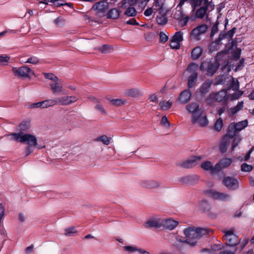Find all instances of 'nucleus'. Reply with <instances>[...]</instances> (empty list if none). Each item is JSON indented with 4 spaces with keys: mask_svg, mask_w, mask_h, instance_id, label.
Listing matches in <instances>:
<instances>
[{
    "mask_svg": "<svg viewBox=\"0 0 254 254\" xmlns=\"http://www.w3.org/2000/svg\"><path fill=\"white\" fill-rule=\"evenodd\" d=\"M203 49L200 46H196L194 48L191 52L190 58L193 60L198 59L202 55Z\"/></svg>",
    "mask_w": 254,
    "mask_h": 254,
    "instance_id": "obj_20",
    "label": "nucleus"
},
{
    "mask_svg": "<svg viewBox=\"0 0 254 254\" xmlns=\"http://www.w3.org/2000/svg\"><path fill=\"white\" fill-rule=\"evenodd\" d=\"M219 63L216 60L208 61L202 62L200 66L201 71H206L207 76H212L217 71L219 67Z\"/></svg>",
    "mask_w": 254,
    "mask_h": 254,
    "instance_id": "obj_5",
    "label": "nucleus"
},
{
    "mask_svg": "<svg viewBox=\"0 0 254 254\" xmlns=\"http://www.w3.org/2000/svg\"><path fill=\"white\" fill-rule=\"evenodd\" d=\"M163 3H160L159 0H155L154 3L153 5V9L158 11L160 14H161L163 12Z\"/></svg>",
    "mask_w": 254,
    "mask_h": 254,
    "instance_id": "obj_32",
    "label": "nucleus"
},
{
    "mask_svg": "<svg viewBox=\"0 0 254 254\" xmlns=\"http://www.w3.org/2000/svg\"><path fill=\"white\" fill-rule=\"evenodd\" d=\"M241 50L240 49H237L236 50V51L233 54V57L234 60L237 61L240 58L241 55Z\"/></svg>",
    "mask_w": 254,
    "mask_h": 254,
    "instance_id": "obj_64",
    "label": "nucleus"
},
{
    "mask_svg": "<svg viewBox=\"0 0 254 254\" xmlns=\"http://www.w3.org/2000/svg\"><path fill=\"white\" fill-rule=\"evenodd\" d=\"M107 99L109 101H110V102L111 103V104L113 105L117 106L124 104L126 102V101L123 100L122 99H111L109 98H107Z\"/></svg>",
    "mask_w": 254,
    "mask_h": 254,
    "instance_id": "obj_39",
    "label": "nucleus"
},
{
    "mask_svg": "<svg viewBox=\"0 0 254 254\" xmlns=\"http://www.w3.org/2000/svg\"><path fill=\"white\" fill-rule=\"evenodd\" d=\"M5 136L7 140L25 143L28 146H36L37 145V138L34 135L24 133L22 131L8 134Z\"/></svg>",
    "mask_w": 254,
    "mask_h": 254,
    "instance_id": "obj_3",
    "label": "nucleus"
},
{
    "mask_svg": "<svg viewBox=\"0 0 254 254\" xmlns=\"http://www.w3.org/2000/svg\"><path fill=\"white\" fill-rule=\"evenodd\" d=\"M220 163L222 168L225 169L229 167L232 163V160L231 158H226L220 161Z\"/></svg>",
    "mask_w": 254,
    "mask_h": 254,
    "instance_id": "obj_40",
    "label": "nucleus"
},
{
    "mask_svg": "<svg viewBox=\"0 0 254 254\" xmlns=\"http://www.w3.org/2000/svg\"><path fill=\"white\" fill-rule=\"evenodd\" d=\"M43 109L57 105L56 99H49L42 101Z\"/></svg>",
    "mask_w": 254,
    "mask_h": 254,
    "instance_id": "obj_33",
    "label": "nucleus"
},
{
    "mask_svg": "<svg viewBox=\"0 0 254 254\" xmlns=\"http://www.w3.org/2000/svg\"><path fill=\"white\" fill-rule=\"evenodd\" d=\"M201 168L205 171H209L211 173L212 164L210 161H205L201 165Z\"/></svg>",
    "mask_w": 254,
    "mask_h": 254,
    "instance_id": "obj_44",
    "label": "nucleus"
},
{
    "mask_svg": "<svg viewBox=\"0 0 254 254\" xmlns=\"http://www.w3.org/2000/svg\"><path fill=\"white\" fill-rule=\"evenodd\" d=\"M243 93V92L239 91L238 90L237 92L233 93L231 97V100H237L242 95Z\"/></svg>",
    "mask_w": 254,
    "mask_h": 254,
    "instance_id": "obj_61",
    "label": "nucleus"
},
{
    "mask_svg": "<svg viewBox=\"0 0 254 254\" xmlns=\"http://www.w3.org/2000/svg\"><path fill=\"white\" fill-rule=\"evenodd\" d=\"M190 3L193 8L192 11H194L196 7L201 5V4L206 5L207 3L209 4V1L208 0H190Z\"/></svg>",
    "mask_w": 254,
    "mask_h": 254,
    "instance_id": "obj_27",
    "label": "nucleus"
},
{
    "mask_svg": "<svg viewBox=\"0 0 254 254\" xmlns=\"http://www.w3.org/2000/svg\"><path fill=\"white\" fill-rule=\"evenodd\" d=\"M12 71L15 76L25 78H30L31 76L34 75V72L27 66L14 67L12 68Z\"/></svg>",
    "mask_w": 254,
    "mask_h": 254,
    "instance_id": "obj_7",
    "label": "nucleus"
},
{
    "mask_svg": "<svg viewBox=\"0 0 254 254\" xmlns=\"http://www.w3.org/2000/svg\"><path fill=\"white\" fill-rule=\"evenodd\" d=\"M190 19V16L185 15V16L183 17L182 18L179 19V24L181 27H184L186 26L189 20Z\"/></svg>",
    "mask_w": 254,
    "mask_h": 254,
    "instance_id": "obj_47",
    "label": "nucleus"
},
{
    "mask_svg": "<svg viewBox=\"0 0 254 254\" xmlns=\"http://www.w3.org/2000/svg\"><path fill=\"white\" fill-rule=\"evenodd\" d=\"M126 94L129 96L135 97L138 96L142 95L141 91L137 88L128 89L126 91Z\"/></svg>",
    "mask_w": 254,
    "mask_h": 254,
    "instance_id": "obj_29",
    "label": "nucleus"
},
{
    "mask_svg": "<svg viewBox=\"0 0 254 254\" xmlns=\"http://www.w3.org/2000/svg\"><path fill=\"white\" fill-rule=\"evenodd\" d=\"M204 192L205 194L216 200L228 201L231 198L230 195L228 194L222 193L211 189L205 190Z\"/></svg>",
    "mask_w": 254,
    "mask_h": 254,
    "instance_id": "obj_9",
    "label": "nucleus"
},
{
    "mask_svg": "<svg viewBox=\"0 0 254 254\" xmlns=\"http://www.w3.org/2000/svg\"><path fill=\"white\" fill-rule=\"evenodd\" d=\"M222 169H223V168H222L220 162L218 163L214 166H212L211 173L214 174L217 172H219Z\"/></svg>",
    "mask_w": 254,
    "mask_h": 254,
    "instance_id": "obj_55",
    "label": "nucleus"
},
{
    "mask_svg": "<svg viewBox=\"0 0 254 254\" xmlns=\"http://www.w3.org/2000/svg\"><path fill=\"white\" fill-rule=\"evenodd\" d=\"M209 206L208 202L206 200H202L199 203V209L202 211H206Z\"/></svg>",
    "mask_w": 254,
    "mask_h": 254,
    "instance_id": "obj_56",
    "label": "nucleus"
},
{
    "mask_svg": "<svg viewBox=\"0 0 254 254\" xmlns=\"http://www.w3.org/2000/svg\"><path fill=\"white\" fill-rule=\"evenodd\" d=\"M223 248V246L221 244H214L211 247V248L203 249L202 251V253H214L217 252L222 250Z\"/></svg>",
    "mask_w": 254,
    "mask_h": 254,
    "instance_id": "obj_24",
    "label": "nucleus"
},
{
    "mask_svg": "<svg viewBox=\"0 0 254 254\" xmlns=\"http://www.w3.org/2000/svg\"><path fill=\"white\" fill-rule=\"evenodd\" d=\"M198 68V65L194 63L190 64L186 69L190 75L188 77V87L189 88H192L195 84L197 78V71Z\"/></svg>",
    "mask_w": 254,
    "mask_h": 254,
    "instance_id": "obj_6",
    "label": "nucleus"
},
{
    "mask_svg": "<svg viewBox=\"0 0 254 254\" xmlns=\"http://www.w3.org/2000/svg\"><path fill=\"white\" fill-rule=\"evenodd\" d=\"M168 39V36L164 32H161L160 33V41L162 43H165Z\"/></svg>",
    "mask_w": 254,
    "mask_h": 254,
    "instance_id": "obj_63",
    "label": "nucleus"
},
{
    "mask_svg": "<svg viewBox=\"0 0 254 254\" xmlns=\"http://www.w3.org/2000/svg\"><path fill=\"white\" fill-rule=\"evenodd\" d=\"M230 98V95L228 94L227 90L223 89L218 92L209 94L206 100L208 104H212L214 102H222L223 104L226 105Z\"/></svg>",
    "mask_w": 254,
    "mask_h": 254,
    "instance_id": "obj_4",
    "label": "nucleus"
},
{
    "mask_svg": "<svg viewBox=\"0 0 254 254\" xmlns=\"http://www.w3.org/2000/svg\"><path fill=\"white\" fill-rule=\"evenodd\" d=\"M223 126V121L221 118L218 119L215 123L214 128L217 131H220Z\"/></svg>",
    "mask_w": 254,
    "mask_h": 254,
    "instance_id": "obj_53",
    "label": "nucleus"
},
{
    "mask_svg": "<svg viewBox=\"0 0 254 254\" xmlns=\"http://www.w3.org/2000/svg\"><path fill=\"white\" fill-rule=\"evenodd\" d=\"M108 8V3L106 1L96 2L92 7V9L97 11V13L105 12Z\"/></svg>",
    "mask_w": 254,
    "mask_h": 254,
    "instance_id": "obj_17",
    "label": "nucleus"
},
{
    "mask_svg": "<svg viewBox=\"0 0 254 254\" xmlns=\"http://www.w3.org/2000/svg\"><path fill=\"white\" fill-rule=\"evenodd\" d=\"M229 144L228 140H227V137H223L220 145V149L222 152L226 151L227 147Z\"/></svg>",
    "mask_w": 254,
    "mask_h": 254,
    "instance_id": "obj_37",
    "label": "nucleus"
},
{
    "mask_svg": "<svg viewBox=\"0 0 254 254\" xmlns=\"http://www.w3.org/2000/svg\"><path fill=\"white\" fill-rule=\"evenodd\" d=\"M39 62V59L36 57H31L28 59V60L25 62V63H30L34 64H36Z\"/></svg>",
    "mask_w": 254,
    "mask_h": 254,
    "instance_id": "obj_58",
    "label": "nucleus"
},
{
    "mask_svg": "<svg viewBox=\"0 0 254 254\" xmlns=\"http://www.w3.org/2000/svg\"><path fill=\"white\" fill-rule=\"evenodd\" d=\"M191 93L189 90H185L181 92L178 97L179 101L183 104L187 103L190 99Z\"/></svg>",
    "mask_w": 254,
    "mask_h": 254,
    "instance_id": "obj_18",
    "label": "nucleus"
},
{
    "mask_svg": "<svg viewBox=\"0 0 254 254\" xmlns=\"http://www.w3.org/2000/svg\"><path fill=\"white\" fill-rule=\"evenodd\" d=\"M161 124L166 127H169L170 126V123L166 117V116H164L162 117L161 119Z\"/></svg>",
    "mask_w": 254,
    "mask_h": 254,
    "instance_id": "obj_62",
    "label": "nucleus"
},
{
    "mask_svg": "<svg viewBox=\"0 0 254 254\" xmlns=\"http://www.w3.org/2000/svg\"><path fill=\"white\" fill-rule=\"evenodd\" d=\"M197 180V176H187L179 179L180 182L183 184H189L193 185L194 184V180Z\"/></svg>",
    "mask_w": 254,
    "mask_h": 254,
    "instance_id": "obj_22",
    "label": "nucleus"
},
{
    "mask_svg": "<svg viewBox=\"0 0 254 254\" xmlns=\"http://www.w3.org/2000/svg\"><path fill=\"white\" fill-rule=\"evenodd\" d=\"M10 59L9 56L6 55H2L0 56V65H6Z\"/></svg>",
    "mask_w": 254,
    "mask_h": 254,
    "instance_id": "obj_45",
    "label": "nucleus"
},
{
    "mask_svg": "<svg viewBox=\"0 0 254 254\" xmlns=\"http://www.w3.org/2000/svg\"><path fill=\"white\" fill-rule=\"evenodd\" d=\"M232 80V76H228L224 74L220 75L215 78L216 82L215 84L216 85L226 84V85H228V82Z\"/></svg>",
    "mask_w": 254,
    "mask_h": 254,
    "instance_id": "obj_19",
    "label": "nucleus"
},
{
    "mask_svg": "<svg viewBox=\"0 0 254 254\" xmlns=\"http://www.w3.org/2000/svg\"><path fill=\"white\" fill-rule=\"evenodd\" d=\"M125 14L128 16H133L136 14V10L133 7H128L125 12Z\"/></svg>",
    "mask_w": 254,
    "mask_h": 254,
    "instance_id": "obj_48",
    "label": "nucleus"
},
{
    "mask_svg": "<svg viewBox=\"0 0 254 254\" xmlns=\"http://www.w3.org/2000/svg\"><path fill=\"white\" fill-rule=\"evenodd\" d=\"M208 29V26L205 24H200L194 28L190 32V37L196 41L201 39V36L204 34Z\"/></svg>",
    "mask_w": 254,
    "mask_h": 254,
    "instance_id": "obj_10",
    "label": "nucleus"
},
{
    "mask_svg": "<svg viewBox=\"0 0 254 254\" xmlns=\"http://www.w3.org/2000/svg\"><path fill=\"white\" fill-rule=\"evenodd\" d=\"M228 84L229 85H227L228 87L226 89L227 90V91L230 89H232L233 90L235 91H238L239 89V82L238 80H235L232 77V80L229 81Z\"/></svg>",
    "mask_w": 254,
    "mask_h": 254,
    "instance_id": "obj_26",
    "label": "nucleus"
},
{
    "mask_svg": "<svg viewBox=\"0 0 254 254\" xmlns=\"http://www.w3.org/2000/svg\"><path fill=\"white\" fill-rule=\"evenodd\" d=\"M111 138L107 137L106 135H102L99 136L96 140L102 142L105 145H109L110 143Z\"/></svg>",
    "mask_w": 254,
    "mask_h": 254,
    "instance_id": "obj_42",
    "label": "nucleus"
},
{
    "mask_svg": "<svg viewBox=\"0 0 254 254\" xmlns=\"http://www.w3.org/2000/svg\"><path fill=\"white\" fill-rule=\"evenodd\" d=\"M170 46L172 49H179L180 48V43L173 40L171 38L170 40Z\"/></svg>",
    "mask_w": 254,
    "mask_h": 254,
    "instance_id": "obj_52",
    "label": "nucleus"
},
{
    "mask_svg": "<svg viewBox=\"0 0 254 254\" xmlns=\"http://www.w3.org/2000/svg\"><path fill=\"white\" fill-rule=\"evenodd\" d=\"M49 85L53 94H64L65 89L63 87L62 81L59 78L55 81H51L49 83Z\"/></svg>",
    "mask_w": 254,
    "mask_h": 254,
    "instance_id": "obj_11",
    "label": "nucleus"
},
{
    "mask_svg": "<svg viewBox=\"0 0 254 254\" xmlns=\"http://www.w3.org/2000/svg\"><path fill=\"white\" fill-rule=\"evenodd\" d=\"M95 108L96 110L99 111L102 114L106 115L107 114V112H106V110H105L103 106L101 104H97L95 106Z\"/></svg>",
    "mask_w": 254,
    "mask_h": 254,
    "instance_id": "obj_60",
    "label": "nucleus"
},
{
    "mask_svg": "<svg viewBox=\"0 0 254 254\" xmlns=\"http://www.w3.org/2000/svg\"><path fill=\"white\" fill-rule=\"evenodd\" d=\"M57 104L61 105H68L71 104L68 96H64L56 98Z\"/></svg>",
    "mask_w": 254,
    "mask_h": 254,
    "instance_id": "obj_28",
    "label": "nucleus"
},
{
    "mask_svg": "<svg viewBox=\"0 0 254 254\" xmlns=\"http://www.w3.org/2000/svg\"><path fill=\"white\" fill-rule=\"evenodd\" d=\"M161 184L156 181H147L145 183L146 187L148 188H157L160 186Z\"/></svg>",
    "mask_w": 254,
    "mask_h": 254,
    "instance_id": "obj_34",
    "label": "nucleus"
},
{
    "mask_svg": "<svg viewBox=\"0 0 254 254\" xmlns=\"http://www.w3.org/2000/svg\"><path fill=\"white\" fill-rule=\"evenodd\" d=\"M237 132L238 131L235 128V124L232 123L229 126L228 132L224 137H227V140H229L230 139L233 138Z\"/></svg>",
    "mask_w": 254,
    "mask_h": 254,
    "instance_id": "obj_21",
    "label": "nucleus"
},
{
    "mask_svg": "<svg viewBox=\"0 0 254 254\" xmlns=\"http://www.w3.org/2000/svg\"><path fill=\"white\" fill-rule=\"evenodd\" d=\"M100 51L103 53H109L113 51L112 47L109 45H103L99 49Z\"/></svg>",
    "mask_w": 254,
    "mask_h": 254,
    "instance_id": "obj_46",
    "label": "nucleus"
},
{
    "mask_svg": "<svg viewBox=\"0 0 254 254\" xmlns=\"http://www.w3.org/2000/svg\"><path fill=\"white\" fill-rule=\"evenodd\" d=\"M30 127V123L29 121H23L19 125L20 131H25L28 129Z\"/></svg>",
    "mask_w": 254,
    "mask_h": 254,
    "instance_id": "obj_38",
    "label": "nucleus"
},
{
    "mask_svg": "<svg viewBox=\"0 0 254 254\" xmlns=\"http://www.w3.org/2000/svg\"><path fill=\"white\" fill-rule=\"evenodd\" d=\"M183 234L186 238V244L194 247L197 244L198 241L207 234V231L202 228L188 227L183 230Z\"/></svg>",
    "mask_w": 254,
    "mask_h": 254,
    "instance_id": "obj_2",
    "label": "nucleus"
},
{
    "mask_svg": "<svg viewBox=\"0 0 254 254\" xmlns=\"http://www.w3.org/2000/svg\"><path fill=\"white\" fill-rule=\"evenodd\" d=\"M248 124V123L247 120L241 121L236 124H235V128L238 131H240L247 127Z\"/></svg>",
    "mask_w": 254,
    "mask_h": 254,
    "instance_id": "obj_36",
    "label": "nucleus"
},
{
    "mask_svg": "<svg viewBox=\"0 0 254 254\" xmlns=\"http://www.w3.org/2000/svg\"><path fill=\"white\" fill-rule=\"evenodd\" d=\"M123 249L129 253H138L140 254H149V252L145 250L137 247L135 246H127L123 247Z\"/></svg>",
    "mask_w": 254,
    "mask_h": 254,
    "instance_id": "obj_15",
    "label": "nucleus"
},
{
    "mask_svg": "<svg viewBox=\"0 0 254 254\" xmlns=\"http://www.w3.org/2000/svg\"><path fill=\"white\" fill-rule=\"evenodd\" d=\"M212 81L210 80H206L201 85L199 88V91L202 94H205L209 92L211 86L212 85Z\"/></svg>",
    "mask_w": 254,
    "mask_h": 254,
    "instance_id": "obj_23",
    "label": "nucleus"
},
{
    "mask_svg": "<svg viewBox=\"0 0 254 254\" xmlns=\"http://www.w3.org/2000/svg\"><path fill=\"white\" fill-rule=\"evenodd\" d=\"M208 5L209 4L207 3L206 5H203L202 6L200 7L196 11L195 15L197 18L202 19L205 16L208 9Z\"/></svg>",
    "mask_w": 254,
    "mask_h": 254,
    "instance_id": "obj_25",
    "label": "nucleus"
},
{
    "mask_svg": "<svg viewBox=\"0 0 254 254\" xmlns=\"http://www.w3.org/2000/svg\"><path fill=\"white\" fill-rule=\"evenodd\" d=\"M185 16V14L184 12L182 7L179 6H177L176 7V11L174 14V18L178 20Z\"/></svg>",
    "mask_w": 254,
    "mask_h": 254,
    "instance_id": "obj_31",
    "label": "nucleus"
},
{
    "mask_svg": "<svg viewBox=\"0 0 254 254\" xmlns=\"http://www.w3.org/2000/svg\"><path fill=\"white\" fill-rule=\"evenodd\" d=\"M157 23L160 25H163L167 22V19L164 16H157Z\"/></svg>",
    "mask_w": 254,
    "mask_h": 254,
    "instance_id": "obj_57",
    "label": "nucleus"
},
{
    "mask_svg": "<svg viewBox=\"0 0 254 254\" xmlns=\"http://www.w3.org/2000/svg\"><path fill=\"white\" fill-rule=\"evenodd\" d=\"M183 32L180 31L176 32L173 37L171 38L173 40L176 41L180 43L181 42L183 41Z\"/></svg>",
    "mask_w": 254,
    "mask_h": 254,
    "instance_id": "obj_35",
    "label": "nucleus"
},
{
    "mask_svg": "<svg viewBox=\"0 0 254 254\" xmlns=\"http://www.w3.org/2000/svg\"><path fill=\"white\" fill-rule=\"evenodd\" d=\"M222 182L226 187L230 190H234L239 188L238 181L233 177H225Z\"/></svg>",
    "mask_w": 254,
    "mask_h": 254,
    "instance_id": "obj_13",
    "label": "nucleus"
},
{
    "mask_svg": "<svg viewBox=\"0 0 254 254\" xmlns=\"http://www.w3.org/2000/svg\"><path fill=\"white\" fill-rule=\"evenodd\" d=\"M162 219L157 217L150 218L146 222L145 226L147 228H160L162 224Z\"/></svg>",
    "mask_w": 254,
    "mask_h": 254,
    "instance_id": "obj_16",
    "label": "nucleus"
},
{
    "mask_svg": "<svg viewBox=\"0 0 254 254\" xmlns=\"http://www.w3.org/2000/svg\"><path fill=\"white\" fill-rule=\"evenodd\" d=\"M222 232L224 234V238L227 245L234 246L239 244L240 240H238L237 236L234 233L233 229H225Z\"/></svg>",
    "mask_w": 254,
    "mask_h": 254,
    "instance_id": "obj_8",
    "label": "nucleus"
},
{
    "mask_svg": "<svg viewBox=\"0 0 254 254\" xmlns=\"http://www.w3.org/2000/svg\"><path fill=\"white\" fill-rule=\"evenodd\" d=\"M178 224L179 223L177 221L171 218L165 219H162L161 226L163 227L165 229L172 230L175 229Z\"/></svg>",
    "mask_w": 254,
    "mask_h": 254,
    "instance_id": "obj_14",
    "label": "nucleus"
},
{
    "mask_svg": "<svg viewBox=\"0 0 254 254\" xmlns=\"http://www.w3.org/2000/svg\"><path fill=\"white\" fill-rule=\"evenodd\" d=\"M64 235L67 236H72L77 232L75 227H69L65 229Z\"/></svg>",
    "mask_w": 254,
    "mask_h": 254,
    "instance_id": "obj_49",
    "label": "nucleus"
},
{
    "mask_svg": "<svg viewBox=\"0 0 254 254\" xmlns=\"http://www.w3.org/2000/svg\"><path fill=\"white\" fill-rule=\"evenodd\" d=\"M120 14V11L116 8H112L110 9L107 13V16L109 18L116 19Z\"/></svg>",
    "mask_w": 254,
    "mask_h": 254,
    "instance_id": "obj_30",
    "label": "nucleus"
},
{
    "mask_svg": "<svg viewBox=\"0 0 254 254\" xmlns=\"http://www.w3.org/2000/svg\"><path fill=\"white\" fill-rule=\"evenodd\" d=\"M44 76L46 78L50 79L51 81L57 80L59 78L52 73H44Z\"/></svg>",
    "mask_w": 254,
    "mask_h": 254,
    "instance_id": "obj_50",
    "label": "nucleus"
},
{
    "mask_svg": "<svg viewBox=\"0 0 254 254\" xmlns=\"http://www.w3.org/2000/svg\"><path fill=\"white\" fill-rule=\"evenodd\" d=\"M35 146H27L24 150V153L25 156H28L30 154H31L33 151L34 148Z\"/></svg>",
    "mask_w": 254,
    "mask_h": 254,
    "instance_id": "obj_59",
    "label": "nucleus"
},
{
    "mask_svg": "<svg viewBox=\"0 0 254 254\" xmlns=\"http://www.w3.org/2000/svg\"><path fill=\"white\" fill-rule=\"evenodd\" d=\"M252 166L247 163L242 164L241 167V170L242 172H249L252 171Z\"/></svg>",
    "mask_w": 254,
    "mask_h": 254,
    "instance_id": "obj_51",
    "label": "nucleus"
},
{
    "mask_svg": "<svg viewBox=\"0 0 254 254\" xmlns=\"http://www.w3.org/2000/svg\"><path fill=\"white\" fill-rule=\"evenodd\" d=\"M186 109L189 114L191 115V121L193 125L200 127H205L208 124L206 117L203 115V110L199 107L196 102H192L188 104Z\"/></svg>",
    "mask_w": 254,
    "mask_h": 254,
    "instance_id": "obj_1",
    "label": "nucleus"
},
{
    "mask_svg": "<svg viewBox=\"0 0 254 254\" xmlns=\"http://www.w3.org/2000/svg\"><path fill=\"white\" fill-rule=\"evenodd\" d=\"M234 137V138L232 144V150H234L235 148L239 144L241 140V138L239 135L235 136Z\"/></svg>",
    "mask_w": 254,
    "mask_h": 254,
    "instance_id": "obj_54",
    "label": "nucleus"
},
{
    "mask_svg": "<svg viewBox=\"0 0 254 254\" xmlns=\"http://www.w3.org/2000/svg\"><path fill=\"white\" fill-rule=\"evenodd\" d=\"M172 105V102L169 101L166 102L165 101H161L159 103V105L160 106L162 109L164 110H168L171 107Z\"/></svg>",
    "mask_w": 254,
    "mask_h": 254,
    "instance_id": "obj_43",
    "label": "nucleus"
},
{
    "mask_svg": "<svg viewBox=\"0 0 254 254\" xmlns=\"http://www.w3.org/2000/svg\"><path fill=\"white\" fill-rule=\"evenodd\" d=\"M136 4V0H124L122 2V6L126 8L127 6H131Z\"/></svg>",
    "mask_w": 254,
    "mask_h": 254,
    "instance_id": "obj_41",
    "label": "nucleus"
},
{
    "mask_svg": "<svg viewBox=\"0 0 254 254\" xmlns=\"http://www.w3.org/2000/svg\"><path fill=\"white\" fill-rule=\"evenodd\" d=\"M201 159V158L199 156H193L186 161L179 162L178 165L185 168H191L196 165L200 162Z\"/></svg>",
    "mask_w": 254,
    "mask_h": 254,
    "instance_id": "obj_12",
    "label": "nucleus"
}]
</instances>
